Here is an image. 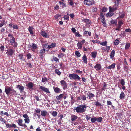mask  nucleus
<instances>
[{"label":"nucleus","instance_id":"16","mask_svg":"<svg viewBox=\"0 0 131 131\" xmlns=\"http://www.w3.org/2000/svg\"><path fill=\"white\" fill-rule=\"evenodd\" d=\"M16 88H18L21 93L23 92L24 89V87L23 86L20 85H16Z\"/></svg>","mask_w":131,"mask_h":131},{"label":"nucleus","instance_id":"42","mask_svg":"<svg viewBox=\"0 0 131 131\" xmlns=\"http://www.w3.org/2000/svg\"><path fill=\"white\" fill-rule=\"evenodd\" d=\"M110 23L112 24H114L116 25L117 24V20H112L110 21Z\"/></svg>","mask_w":131,"mask_h":131},{"label":"nucleus","instance_id":"26","mask_svg":"<svg viewBox=\"0 0 131 131\" xmlns=\"http://www.w3.org/2000/svg\"><path fill=\"white\" fill-rule=\"evenodd\" d=\"M33 28L32 27L29 26L28 28V31L30 34L31 35H33Z\"/></svg>","mask_w":131,"mask_h":131},{"label":"nucleus","instance_id":"57","mask_svg":"<svg viewBox=\"0 0 131 131\" xmlns=\"http://www.w3.org/2000/svg\"><path fill=\"white\" fill-rule=\"evenodd\" d=\"M0 49L3 52L4 51V47L2 45L0 47Z\"/></svg>","mask_w":131,"mask_h":131},{"label":"nucleus","instance_id":"44","mask_svg":"<svg viewBox=\"0 0 131 131\" xmlns=\"http://www.w3.org/2000/svg\"><path fill=\"white\" fill-rule=\"evenodd\" d=\"M120 83L122 86H124L125 84V82L124 79H121L120 80Z\"/></svg>","mask_w":131,"mask_h":131},{"label":"nucleus","instance_id":"35","mask_svg":"<svg viewBox=\"0 0 131 131\" xmlns=\"http://www.w3.org/2000/svg\"><path fill=\"white\" fill-rule=\"evenodd\" d=\"M130 47V44L129 43H127L125 45V50L128 49Z\"/></svg>","mask_w":131,"mask_h":131},{"label":"nucleus","instance_id":"28","mask_svg":"<svg viewBox=\"0 0 131 131\" xmlns=\"http://www.w3.org/2000/svg\"><path fill=\"white\" fill-rule=\"evenodd\" d=\"M41 115L43 116H46L47 114V112L46 110H43L41 111Z\"/></svg>","mask_w":131,"mask_h":131},{"label":"nucleus","instance_id":"55","mask_svg":"<svg viewBox=\"0 0 131 131\" xmlns=\"http://www.w3.org/2000/svg\"><path fill=\"white\" fill-rule=\"evenodd\" d=\"M26 57L27 59H29L31 58V56L30 53L27 54L26 55Z\"/></svg>","mask_w":131,"mask_h":131},{"label":"nucleus","instance_id":"64","mask_svg":"<svg viewBox=\"0 0 131 131\" xmlns=\"http://www.w3.org/2000/svg\"><path fill=\"white\" fill-rule=\"evenodd\" d=\"M125 16V14L124 13H123L120 15H119V17L120 18H123Z\"/></svg>","mask_w":131,"mask_h":131},{"label":"nucleus","instance_id":"46","mask_svg":"<svg viewBox=\"0 0 131 131\" xmlns=\"http://www.w3.org/2000/svg\"><path fill=\"white\" fill-rule=\"evenodd\" d=\"M124 21L123 20H121L118 22V26H121L124 23Z\"/></svg>","mask_w":131,"mask_h":131},{"label":"nucleus","instance_id":"47","mask_svg":"<svg viewBox=\"0 0 131 131\" xmlns=\"http://www.w3.org/2000/svg\"><path fill=\"white\" fill-rule=\"evenodd\" d=\"M96 121L99 122H101L103 120L102 118L101 117H99L96 118Z\"/></svg>","mask_w":131,"mask_h":131},{"label":"nucleus","instance_id":"2","mask_svg":"<svg viewBox=\"0 0 131 131\" xmlns=\"http://www.w3.org/2000/svg\"><path fill=\"white\" fill-rule=\"evenodd\" d=\"M0 121H3L4 123L6 124V127L7 128H16L17 127V126L16 125L14 124H13L11 125L8 124H6V121L2 117H1L0 118Z\"/></svg>","mask_w":131,"mask_h":131},{"label":"nucleus","instance_id":"33","mask_svg":"<svg viewBox=\"0 0 131 131\" xmlns=\"http://www.w3.org/2000/svg\"><path fill=\"white\" fill-rule=\"evenodd\" d=\"M79 49H81L82 47V44L80 42H78L77 44Z\"/></svg>","mask_w":131,"mask_h":131},{"label":"nucleus","instance_id":"4","mask_svg":"<svg viewBox=\"0 0 131 131\" xmlns=\"http://www.w3.org/2000/svg\"><path fill=\"white\" fill-rule=\"evenodd\" d=\"M60 83L61 86L63 87L64 90H65L67 88V84L66 82L64 80H61L60 81Z\"/></svg>","mask_w":131,"mask_h":131},{"label":"nucleus","instance_id":"11","mask_svg":"<svg viewBox=\"0 0 131 131\" xmlns=\"http://www.w3.org/2000/svg\"><path fill=\"white\" fill-rule=\"evenodd\" d=\"M87 94L88 96L87 98L90 100L91 99H92V98L95 96L94 94L90 92L87 93Z\"/></svg>","mask_w":131,"mask_h":131},{"label":"nucleus","instance_id":"14","mask_svg":"<svg viewBox=\"0 0 131 131\" xmlns=\"http://www.w3.org/2000/svg\"><path fill=\"white\" fill-rule=\"evenodd\" d=\"M40 89L46 93H50V92L49 90L48 89L44 86H41L40 87Z\"/></svg>","mask_w":131,"mask_h":131},{"label":"nucleus","instance_id":"27","mask_svg":"<svg viewBox=\"0 0 131 131\" xmlns=\"http://www.w3.org/2000/svg\"><path fill=\"white\" fill-rule=\"evenodd\" d=\"M114 13L112 12H109L106 14V15L107 17H110L113 16Z\"/></svg>","mask_w":131,"mask_h":131},{"label":"nucleus","instance_id":"23","mask_svg":"<svg viewBox=\"0 0 131 131\" xmlns=\"http://www.w3.org/2000/svg\"><path fill=\"white\" fill-rule=\"evenodd\" d=\"M101 21L102 23L103 24V25L104 26L106 27L107 26L106 23V22L105 18L101 19Z\"/></svg>","mask_w":131,"mask_h":131},{"label":"nucleus","instance_id":"61","mask_svg":"<svg viewBox=\"0 0 131 131\" xmlns=\"http://www.w3.org/2000/svg\"><path fill=\"white\" fill-rule=\"evenodd\" d=\"M107 42L106 41H105L104 42H103L101 43H100V44L101 45L105 46H106L107 45Z\"/></svg>","mask_w":131,"mask_h":131},{"label":"nucleus","instance_id":"53","mask_svg":"<svg viewBox=\"0 0 131 131\" xmlns=\"http://www.w3.org/2000/svg\"><path fill=\"white\" fill-rule=\"evenodd\" d=\"M75 72L76 73H77L78 74H82L83 72L82 71H80L79 70H76Z\"/></svg>","mask_w":131,"mask_h":131},{"label":"nucleus","instance_id":"10","mask_svg":"<svg viewBox=\"0 0 131 131\" xmlns=\"http://www.w3.org/2000/svg\"><path fill=\"white\" fill-rule=\"evenodd\" d=\"M12 91V89L9 86H7L5 88V91L6 93V94L7 95H8L10 92Z\"/></svg>","mask_w":131,"mask_h":131},{"label":"nucleus","instance_id":"45","mask_svg":"<svg viewBox=\"0 0 131 131\" xmlns=\"http://www.w3.org/2000/svg\"><path fill=\"white\" fill-rule=\"evenodd\" d=\"M107 105L108 106V107H109V105H111L112 107H114L112 104V103L111 102L109 101H107Z\"/></svg>","mask_w":131,"mask_h":131},{"label":"nucleus","instance_id":"3","mask_svg":"<svg viewBox=\"0 0 131 131\" xmlns=\"http://www.w3.org/2000/svg\"><path fill=\"white\" fill-rule=\"evenodd\" d=\"M68 77L71 80L74 79V80H80V77L78 75L74 73L69 74Z\"/></svg>","mask_w":131,"mask_h":131},{"label":"nucleus","instance_id":"34","mask_svg":"<svg viewBox=\"0 0 131 131\" xmlns=\"http://www.w3.org/2000/svg\"><path fill=\"white\" fill-rule=\"evenodd\" d=\"M56 45L55 43H52L51 45H49V49H50L52 48H54L55 47Z\"/></svg>","mask_w":131,"mask_h":131},{"label":"nucleus","instance_id":"8","mask_svg":"<svg viewBox=\"0 0 131 131\" xmlns=\"http://www.w3.org/2000/svg\"><path fill=\"white\" fill-rule=\"evenodd\" d=\"M34 84L32 82H29L27 85V86L28 88L29 89V90H33V86Z\"/></svg>","mask_w":131,"mask_h":131},{"label":"nucleus","instance_id":"56","mask_svg":"<svg viewBox=\"0 0 131 131\" xmlns=\"http://www.w3.org/2000/svg\"><path fill=\"white\" fill-rule=\"evenodd\" d=\"M18 26L16 24L14 25L13 26V28L14 29H18Z\"/></svg>","mask_w":131,"mask_h":131},{"label":"nucleus","instance_id":"1","mask_svg":"<svg viewBox=\"0 0 131 131\" xmlns=\"http://www.w3.org/2000/svg\"><path fill=\"white\" fill-rule=\"evenodd\" d=\"M87 106L85 105L81 104L79 105L75 108L77 113H83L86 110Z\"/></svg>","mask_w":131,"mask_h":131},{"label":"nucleus","instance_id":"18","mask_svg":"<svg viewBox=\"0 0 131 131\" xmlns=\"http://www.w3.org/2000/svg\"><path fill=\"white\" fill-rule=\"evenodd\" d=\"M53 89L55 93H58L60 92L61 90L58 87H53Z\"/></svg>","mask_w":131,"mask_h":131},{"label":"nucleus","instance_id":"50","mask_svg":"<svg viewBox=\"0 0 131 131\" xmlns=\"http://www.w3.org/2000/svg\"><path fill=\"white\" fill-rule=\"evenodd\" d=\"M119 43V40L118 39H116V40H115V42L114 43V44L115 45H118Z\"/></svg>","mask_w":131,"mask_h":131},{"label":"nucleus","instance_id":"63","mask_svg":"<svg viewBox=\"0 0 131 131\" xmlns=\"http://www.w3.org/2000/svg\"><path fill=\"white\" fill-rule=\"evenodd\" d=\"M75 35L76 36L79 37L81 36V35L79 33V32H76L75 33Z\"/></svg>","mask_w":131,"mask_h":131},{"label":"nucleus","instance_id":"58","mask_svg":"<svg viewBox=\"0 0 131 131\" xmlns=\"http://www.w3.org/2000/svg\"><path fill=\"white\" fill-rule=\"evenodd\" d=\"M64 55L63 53H61L60 54H59L58 55V57L59 58H61L62 57H63L64 56Z\"/></svg>","mask_w":131,"mask_h":131},{"label":"nucleus","instance_id":"41","mask_svg":"<svg viewBox=\"0 0 131 131\" xmlns=\"http://www.w3.org/2000/svg\"><path fill=\"white\" fill-rule=\"evenodd\" d=\"M18 121V124L20 126H23V120L21 119H19Z\"/></svg>","mask_w":131,"mask_h":131},{"label":"nucleus","instance_id":"13","mask_svg":"<svg viewBox=\"0 0 131 131\" xmlns=\"http://www.w3.org/2000/svg\"><path fill=\"white\" fill-rule=\"evenodd\" d=\"M45 49L44 48L40 50V52L39 53H40L39 56L40 58H43V55L45 53Z\"/></svg>","mask_w":131,"mask_h":131},{"label":"nucleus","instance_id":"12","mask_svg":"<svg viewBox=\"0 0 131 131\" xmlns=\"http://www.w3.org/2000/svg\"><path fill=\"white\" fill-rule=\"evenodd\" d=\"M41 34L45 38H49V35L44 31H42Z\"/></svg>","mask_w":131,"mask_h":131},{"label":"nucleus","instance_id":"39","mask_svg":"<svg viewBox=\"0 0 131 131\" xmlns=\"http://www.w3.org/2000/svg\"><path fill=\"white\" fill-rule=\"evenodd\" d=\"M5 21L4 20H0V27H2L5 24Z\"/></svg>","mask_w":131,"mask_h":131},{"label":"nucleus","instance_id":"15","mask_svg":"<svg viewBox=\"0 0 131 131\" xmlns=\"http://www.w3.org/2000/svg\"><path fill=\"white\" fill-rule=\"evenodd\" d=\"M101 66L100 64H97L94 66V68H95L96 70L97 71H98L100 70L101 68Z\"/></svg>","mask_w":131,"mask_h":131},{"label":"nucleus","instance_id":"5","mask_svg":"<svg viewBox=\"0 0 131 131\" xmlns=\"http://www.w3.org/2000/svg\"><path fill=\"white\" fill-rule=\"evenodd\" d=\"M8 36L11 37V38L10 39V42L11 43V44L12 45L15 42V38L13 37V35L11 33H9L8 35Z\"/></svg>","mask_w":131,"mask_h":131},{"label":"nucleus","instance_id":"31","mask_svg":"<svg viewBox=\"0 0 131 131\" xmlns=\"http://www.w3.org/2000/svg\"><path fill=\"white\" fill-rule=\"evenodd\" d=\"M125 95L123 92H121L119 98L120 99H122L124 98Z\"/></svg>","mask_w":131,"mask_h":131},{"label":"nucleus","instance_id":"36","mask_svg":"<svg viewBox=\"0 0 131 131\" xmlns=\"http://www.w3.org/2000/svg\"><path fill=\"white\" fill-rule=\"evenodd\" d=\"M49 79H47L46 77H43L42 79V82H43L45 83L48 80H49Z\"/></svg>","mask_w":131,"mask_h":131},{"label":"nucleus","instance_id":"40","mask_svg":"<svg viewBox=\"0 0 131 131\" xmlns=\"http://www.w3.org/2000/svg\"><path fill=\"white\" fill-rule=\"evenodd\" d=\"M95 105L96 106H102V105L101 104V103L99 102L95 101Z\"/></svg>","mask_w":131,"mask_h":131},{"label":"nucleus","instance_id":"17","mask_svg":"<svg viewBox=\"0 0 131 131\" xmlns=\"http://www.w3.org/2000/svg\"><path fill=\"white\" fill-rule=\"evenodd\" d=\"M78 118V117L75 115H72L71 116V121L72 122L75 121Z\"/></svg>","mask_w":131,"mask_h":131},{"label":"nucleus","instance_id":"7","mask_svg":"<svg viewBox=\"0 0 131 131\" xmlns=\"http://www.w3.org/2000/svg\"><path fill=\"white\" fill-rule=\"evenodd\" d=\"M23 117L25 118L24 121L25 123H29L30 122L29 117H28L26 114H24L23 115Z\"/></svg>","mask_w":131,"mask_h":131},{"label":"nucleus","instance_id":"22","mask_svg":"<svg viewBox=\"0 0 131 131\" xmlns=\"http://www.w3.org/2000/svg\"><path fill=\"white\" fill-rule=\"evenodd\" d=\"M35 111L36 113H38L39 114L41 111L40 109L39 108H37L35 110ZM37 115L38 116V118H39L40 116L39 114H37Z\"/></svg>","mask_w":131,"mask_h":131},{"label":"nucleus","instance_id":"19","mask_svg":"<svg viewBox=\"0 0 131 131\" xmlns=\"http://www.w3.org/2000/svg\"><path fill=\"white\" fill-rule=\"evenodd\" d=\"M114 7H111L110 6L109 7V12H113L116 11L117 9V7H115V6H114Z\"/></svg>","mask_w":131,"mask_h":131},{"label":"nucleus","instance_id":"24","mask_svg":"<svg viewBox=\"0 0 131 131\" xmlns=\"http://www.w3.org/2000/svg\"><path fill=\"white\" fill-rule=\"evenodd\" d=\"M64 94H62L59 95L58 96H57L56 97V99L58 100H60L62 99L64 96Z\"/></svg>","mask_w":131,"mask_h":131},{"label":"nucleus","instance_id":"25","mask_svg":"<svg viewBox=\"0 0 131 131\" xmlns=\"http://www.w3.org/2000/svg\"><path fill=\"white\" fill-rule=\"evenodd\" d=\"M87 58L86 55H84L82 57V60L85 63H87Z\"/></svg>","mask_w":131,"mask_h":131},{"label":"nucleus","instance_id":"30","mask_svg":"<svg viewBox=\"0 0 131 131\" xmlns=\"http://www.w3.org/2000/svg\"><path fill=\"white\" fill-rule=\"evenodd\" d=\"M115 51L114 50H112L111 53V54L110 55V58H112L114 57L115 55Z\"/></svg>","mask_w":131,"mask_h":131},{"label":"nucleus","instance_id":"54","mask_svg":"<svg viewBox=\"0 0 131 131\" xmlns=\"http://www.w3.org/2000/svg\"><path fill=\"white\" fill-rule=\"evenodd\" d=\"M52 115L54 117H55L57 115V112L56 111H53L52 112Z\"/></svg>","mask_w":131,"mask_h":131},{"label":"nucleus","instance_id":"37","mask_svg":"<svg viewBox=\"0 0 131 131\" xmlns=\"http://www.w3.org/2000/svg\"><path fill=\"white\" fill-rule=\"evenodd\" d=\"M96 117H94L93 118H91V120L92 123L95 122L96 121Z\"/></svg>","mask_w":131,"mask_h":131},{"label":"nucleus","instance_id":"32","mask_svg":"<svg viewBox=\"0 0 131 131\" xmlns=\"http://www.w3.org/2000/svg\"><path fill=\"white\" fill-rule=\"evenodd\" d=\"M54 72L56 74L58 75L59 76H60V75L61 73V72H60V71L59 70V69H56L54 71Z\"/></svg>","mask_w":131,"mask_h":131},{"label":"nucleus","instance_id":"38","mask_svg":"<svg viewBox=\"0 0 131 131\" xmlns=\"http://www.w3.org/2000/svg\"><path fill=\"white\" fill-rule=\"evenodd\" d=\"M84 34L86 36L89 35L90 36H91V32H88L85 30V31L84 32Z\"/></svg>","mask_w":131,"mask_h":131},{"label":"nucleus","instance_id":"43","mask_svg":"<svg viewBox=\"0 0 131 131\" xmlns=\"http://www.w3.org/2000/svg\"><path fill=\"white\" fill-rule=\"evenodd\" d=\"M83 21L86 23L88 24H89L91 23V21L90 20L86 19H84L83 20Z\"/></svg>","mask_w":131,"mask_h":131},{"label":"nucleus","instance_id":"9","mask_svg":"<svg viewBox=\"0 0 131 131\" xmlns=\"http://www.w3.org/2000/svg\"><path fill=\"white\" fill-rule=\"evenodd\" d=\"M14 53V50L12 49H8L6 52V54L8 56H12Z\"/></svg>","mask_w":131,"mask_h":131},{"label":"nucleus","instance_id":"6","mask_svg":"<svg viewBox=\"0 0 131 131\" xmlns=\"http://www.w3.org/2000/svg\"><path fill=\"white\" fill-rule=\"evenodd\" d=\"M84 4L90 6L94 4L93 1L90 0H85L84 1Z\"/></svg>","mask_w":131,"mask_h":131},{"label":"nucleus","instance_id":"20","mask_svg":"<svg viewBox=\"0 0 131 131\" xmlns=\"http://www.w3.org/2000/svg\"><path fill=\"white\" fill-rule=\"evenodd\" d=\"M115 64L114 63H113L112 64L109 66L106 67V69H114L115 66Z\"/></svg>","mask_w":131,"mask_h":131},{"label":"nucleus","instance_id":"52","mask_svg":"<svg viewBox=\"0 0 131 131\" xmlns=\"http://www.w3.org/2000/svg\"><path fill=\"white\" fill-rule=\"evenodd\" d=\"M12 93L13 94V95H19V94H17L16 93V92L15 90H14V89L12 90Z\"/></svg>","mask_w":131,"mask_h":131},{"label":"nucleus","instance_id":"62","mask_svg":"<svg viewBox=\"0 0 131 131\" xmlns=\"http://www.w3.org/2000/svg\"><path fill=\"white\" fill-rule=\"evenodd\" d=\"M100 17L101 19L105 18L104 16L103 15V13L101 12L100 14Z\"/></svg>","mask_w":131,"mask_h":131},{"label":"nucleus","instance_id":"60","mask_svg":"<svg viewBox=\"0 0 131 131\" xmlns=\"http://www.w3.org/2000/svg\"><path fill=\"white\" fill-rule=\"evenodd\" d=\"M81 99L82 100H86V97L85 95H83L81 97Z\"/></svg>","mask_w":131,"mask_h":131},{"label":"nucleus","instance_id":"49","mask_svg":"<svg viewBox=\"0 0 131 131\" xmlns=\"http://www.w3.org/2000/svg\"><path fill=\"white\" fill-rule=\"evenodd\" d=\"M120 1V0H116L115 2V4L114 5V6H116V5H117V6H118L119 3V2Z\"/></svg>","mask_w":131,"mask_h":131},{"label":"nucleus","instance_id":"51","mask_svg":"<svg viewBox=\"0 0 131 131\" xmlns=\"http://www.w3.org/2000/svg\"><path fill=\"white\" fill-rule=\"evenodd\" d=\"M75 54L78 57H80L81 56V54L79 51H77L75 52Z\"/></svg>","mask_w":131,"mask_h":131},{"label":"nucleus","instance_id":"21","mask_svg":"<svg viewBox=\"0 0 131 131\" xmlns=\"http://www.w3.org/2000/svg\"><path fill=\"white\" fill-rule=\"evenodd\" d=\"M32 49V50L34 52L35 50L37 48V45L36 44L33 43L31 47Z\"/></svg>","mask_w":131,"mask_h":131},{"label":"nucleus","instance_id":"48","mask_svg":"<svg viewBox=\"0 0 131 131\" xmlns=\"http://www.w3.org/2000/svg\"><path fill=\"white\" fill-rule=\"evenodd\" d=\"M107 8L105 7H103L101 10L102 12H105L107 11Z\"/></svg>","mask_w":131,"mask_h":131},{"label":"nucleus","instance_id":"29","mask_svg":"<svg viewBox=\"0 0 131 131\" xmlns=\"http://www.w3.org/2000/svg\"><path fill=\"white\" fill-rule=\"evenodd\" d=\"M97 54V52L94 51L91 52V57L93 58H95Z\"/></svg>","mask_w":131,"mask_h":131},{"label":"nucleus","instance_id":"59","mask_svg":"<svg viewBox=\"0 0 131 131\" xmlns=\"http://www.w3.org/2000/svg\"><path fill=\"white\" fill-rule=\"evenodd\" d=\"M128 66L124 65V69L125 71H128Z\"/></svg>","mask_w":131,"mask_h":131}]
</instances>
